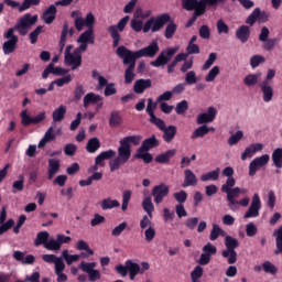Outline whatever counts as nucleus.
I'll return each mask as SVG.
<instances>
[{
  "instance_id": "obj_1",
  "label": "nucleus",
  "mask_w": 282,
  "mask_h": 282,
  "mask_svg": "<svg viewBox=\"0 0 282 282\" xmlns=\"http://www.w3.org/2000/svg\"><path fill=\"white\" fill-rule=\"evenodd\" d=\"M235 184H237L235 178H227L226 183L221 186V193L227 195L228 208L232 212L237 210L238 197L248 193V189L235 187Z\"/></svg>"
},
{
  "instance_id": "obj_2",
  "label": "nucleus",
  "mask_w": 282,
  "mask_h": 282,
  "mask_svg": "<svg viewBox=\"0 0 282 282\" xmlns=\"http://www.w3.org/2000/svg\"><path fill=\"white\" fill-rule=\"evenodd\" d=\"M129 160H131V145H126L122 141H119L117 156L115 159H111L108 163L110 173H116V171H120V167L124 166V164H127Z\"/></svg>"
},
{
  "instance_id": "obj_3",
  "label": "nucleus",
  "mask_w": 282,
  "mask_h": 282,
  "mask_svg": "<svg viewBox=\"0 0 282 282\" xmlns=\"http://www.w3.org/2000/svg\"><path fill=\"white\" fill-rule=\"evenodd\" d=\"M120 50H122L124 53L128 54V57L133 58L134 61H138L139 58H153L158 55V52H160V45L156 41L151 42L148 46L140 48L138 51H131L124 46H119Z\"/></svg>"
},
{
  "instance_id": "obj_4",
  "label": "nucleus",
  "mask_w": 282,
  "mask_h": 282,
  "mask_svg": "<svg viewBox=\"0 0 282 282\" xmlns=\"http://www.w3.org/2000/svg\"><path fill=\"white\" fill-rule=\"evenodd\" d=\"M166 23H171V14L169 13L151 17L143 25V33L147 34L149 32H160V30H162Z\"/></svg>"
},
{
  "instance_id": "obj_5",
  "label": "nucleus",
  "mask_w": 282,
  "mask_h": 282,
  "mask_svg": "<svg viewBox=\"0 0 282 282\" xmlns=\"http://www.w3.org/2000/svg\"><path fill=\"white\" fill-rule=\"evenodd\" d=\"M117 56L122 58L123 65H129L124 72V83L127 85H131V83L135 80V59L133 57H129V55L120 47L117 48Z\"/></svg>"
},
{
  "instance_id": "obj_6",
  "label": "nucleus",
  "mask_w": 282,
  "mask_h": 282,
  "mask_svg": "<svg viewBox=\"0 0 282 282\" xmlns=\"http://www.w3.org/2000/svg\"><path fill=\"white\" fill-rule=\"evenodd\" d=\"M70 17L74 19V25L77 32H83L84 28H94V23H96V17L91 12L87 13L84 18L83 12L75 10L72 11Z\"/></svg>"
},
{
  "instance_id": "obj_7",
  "label": "nucleus",
  "mask_w": 282,
  "mask_h": 282,
  "mask_svg": "<svg viewBox=\"0 0 282 282\" xmlns=\"http://www.w3.org/2000/svg\"><path fill=\"white\" fill-rule=\"evenodd\" d=\"M36 21H39V15L26 13L18 21L14 28H11V30L19 31L22 36H25V34H28V30H30Z\"/></svg>"
},
{
  "instance_id": "obj_8",
  "label": "nucleus",
  "mask_w": 282,
  "mask_h": 282,
  "mask_svg": "<svg viewBox=\"0 0 282 282\" xmlns=\"http://www.w3.org/2000/svg\"><path fill=\"white\" fill-rule=\"evenodd\" d=\"M176 52H180V46L167 47L164 51H161L156 59L152 61L150 65H152V67H164L165 65H169Z\"/></svg>"
},
{
  "instance_id": "obj_9",
  "label": "nucleus",
  "mask_w": 282,
  "mask_h": 282,
  "mask_svg": "<svg viewBox=\"0 0 282 282\" xmlns=\"http://www.w3.org/2000/svg\"><path fill=\"white\" fill-rule=\"evenodd\" d=\"M3 37L7 39V41L2 44V52L6 56H8L17 51L19 36L14 34V29H9L7 32H4Z\"/></svg>"
},
{
  "instance_id": "obj_10",
  "label": "nucleus",
  "mask_w": 282,
  "mask_h": 282,
  "mask_svg": "<svg viewBox=\"0 0 282 282\" xmlns=\"http://www.w3.org/2000/svg\"><path fill=\"white\" fill-rule=\"evenodd\" d=\"M129 15H126L117 23V25H110L108 28V32L110 33V36L113 41V47H118V45L120 44V33L118 32L124 31V28H127V23H129Z\"/></svg>"
},
{
  "instance_id": "obj_11",
  "label": "nucleus",
  "mask_w": 282,
  "mask_h": 282,
  "mask_svg": "<svg viewBox=\"0 0 282 282\" xmlns=\"http://www.w3.org/2000/svg\"><path fill=\"white\" fill-rule=\"evenodd\" d=\"M97 263L96 262H80L78 268L82 270V272H85V274H88V281L96 282L100 281L102 279V274L100 273V270L96 269Z\"/></svg>"
},
{
  "instance_id": "obj_12",
  "label": "nucleus",
  "mask_w": 282,
  "mask_h": 282,
  "mask_svg": "<svg viewBox=\"0 0 282 282\" xmlns=\"http://www.w3.org/2000/svg\"><path fill=\"white\" fill-rule=\"evenodd\" d=\"M226 0H182V7L187 12H192L195 8L205 7V6H219Z\"/></svg>"
},
{
  "instance_id": "obj_13",
  "label": "nucleus",
  "mask_w": 282,
  "mask_h": 282,
  "mask_svg": "<svg viewBox=\"0 0 282 282\" xmlns=\"http://www.w3.org/2000/svg\"><path fill=\"white\" fill-rule=\"evenodd\" d=\"M83 52L85 51L77 47L73 53H67L65 55V65L72 67V69H78L83 65Z\"/></svg>"
},
{
  "instance_id": "obj_14",
  "label": "nucleus",
  "mask_w": 282,
  "mask_h": 282,
  "mask_svg": "<svg viewBox=\"0 0 282 282\" xmlns=\"http://www.w3.org/2000/svg\"><path fill=\"white\" fill-rule=\"evenodd\" d=\"M261 212V197L256 193L252 196L251 204L248 210L245 213V219H254L259 217Z\"/></svg>"
},
{
  "instance_id": "obj_15",
  "label": "nucleus",
  "mask_w": 282,
  "mask_h": 282,
  "mask_svg": "<svg viewBox=\"0 0 282 282\" xmlns=\"http://www.w3.org/2000/svg\"><path fill=\"white\" fill-rule=\"evenodd\" d=\"M268 162H270V155L263 154L261 156H257L249 163V175L250 177H254L257 175L258 171H261L263 166L268 165Z\"/></svg>"
},
{
  "instance_id": "obj_16",
  "label": "nucleus",
  "mask_w": 282,
  "mask_h": 282,
  "mask_svg": "<svg viewBox=\"0 0 282 282\" xmlns=\"http://www.w3.org/2000/svg\"><path fill=\"white\" fill-rule=\"evenodd\" d=\"M96 37L94 35V26H89L88 30H86L79 35L77 43H79L80 45L78 46V48L82 52H86L87 45H94Z\"/></svg>"
},
{
  "instance_id": "obj_17",
  "label": "nucleus",
  "mask_w": 282,
  "mask_h": 282,
  "mask_svg": "<svg viewBox=\"0 0 282 282\" xmlns=\"http://www.w3.org/2000/svg\"><path fill=\"white\" fill-rule=\"evenodd\" d=\"M6 6L12 8V10H18V12H25V10H30L31 6H39L41 0H23V2H19L17 0H4Z\"/></svg>"
},
{
  "instance_id": "obj_18",
  "label": "nucleus",
  "mask_w": 282,
  "mask_h": 282,
  "mask_svg": "<svg viewBox=\"0 0 282 282\" xmlns=\"http://www.w3.org/2000/svg\"><path fill=\"white\" fill-rule=\"evenodd\" d=\"M170 187L165 183H161L152 188V197L154 204H162L165 197H169Z\"/></svg>"
},
{
  "instance_id": "obj_19",
  "label": "nucleus",
  "mask_w": 282,
  "mask_h": 282,
  "mask_svg": "<svg viewBox=\"0 0 282 282\" xmlns=\"http://www.w3.org/2000/svg\"><path fill=\"white\" fill-rule=\"evenodd\" d=\"M72 241V237L65 236L63 234H58L56 239L51 238V243L48 245V250L53 252H57L63 247V243H69Z\"/></svg>"
},
{
  "instance_id": "obj_20",
  "label": "nucleus",
  "mask_w": 282,
  "mask_h": 282,
  "mask_svg": "<svg viewBox=\"0 0 282 282\" xmlns=\"http://www.w3.org/2000/svg\"><path fill=\"white\" fill-rule=\"evenodd\" d=\"M215 118H217V109L212 106L207 109V112L197 116L196 122L197 124H208V122H214Z\"/></svg>"
},
{
  "instance_id": "obj_21",
  "label": "nucleus",
  "mask_w": 282,
  "mask_h": 282,
  "mask_svg": "<svg viewBox=\"0 0 282 282\" xmlns=\"http://www.w3.org/2000/svg\"><path fill=\"white\" fill-rule=\"evenodd\" d=\"M260 91L262 94V100L263 102H272L274 98V88L268 80H263L260 84Z\"/></svg>"
},
{
  "instance_id": "obj_22",
  "label": "nucleus",
  "mask_w": 282,
  "mask_h": 282,
  "mask_svg": "<svg viewBox=\"0 0 282 282\" xmlns=\"http://www.w3.org/2000/svg\"><path fill=\"white\" fill-rule=\"evenodd\" d=\"M259 151H263V143H251L245 149L240 158L242 162H246L248 158H254Z\"/></svg>"
},
{
  "instance_id": "obj_23",
  "label": "nucleus",
  "mask_w": 282,
  "mask_h": 282,
  "mask_svg": "<svg viewBox=\"0 0 282 282\" xmlns=\"http://www.w3.org/2000/svg\"><path fill=\"white\" fill-rule=\"evenodd\" d=\"M63 131L61 129H57V133L54 131V127H50L46 132L44 133V137L39 142L37 147L39 149H43L47 142H52L56 140V135H61Z\"/></svg>"
},
{
  "instance_id": "obj_24",
  "label": "nucleus",
  "mask_w": 282,
  "mask_h": 282,
  "mask_svg": "<svg viewBox=\"0 0 282 282\" xmlns=\"http://www.w3.org/2000/svg\"><path fill=\"white\" fill-rule=\"evenodd\" d=\"M50 243H52V238L50 239V232L47 231H40L36 235L34 240V246L39 248V246H44L46 250H50Z\"/></svg>"
},
{
  "instance_id": "obj_25",
  "label": "nucleus",
  "mask_w": 282,
  "mask_h": 282,
  "mask_svg": "<svg viewBox=\"0 0 282 282\" xmlns=\"http://www.w3.org/2000/svg\"><path fill=\"white\" fill-rule=\"evenodd\" d=\"M198 182L199 180L197 178V175H195L191 169H186L184 171V182L182 184L183 188H188V186H197Z\"/></svg>"
},
{
  "instance_id": "obj_26",
  "label": "nucleus",
  "mask_w": 282,
  "mask_h": 282,
  "mask_svg": "<svg viewBox=\"0 0 282 282\" xmlns=\"http://www.w3.org/2000/svg\"><path fill=\"white\" fill-rule=\"evenodd\" d=\"M42 19L46 25H52L56 21V4H51L42 15Z\"/></svg>"
},
{
  "instance_id": "obj_27",
  "label": "nucleus",
  "mask_w": 282,
  "mask_h": 282,
  "mask_svg": "<svg viewBox=\"0 0 282 282\" xmlns=\"http://www.w3.org/2000/svg\"><path fill=\"white\" fill-rule=\"evenodd\" d=\"M58 171H61V160L50 159L47 170L48 180H54V176L56 175V173H58Z\"/></svg>"
},
{
  "instance_id": "obj_28",
  "label": "nucleus",
  "mask_w": 282,
  "mask_h": 282,
  "mask_svg": "<svg viewBox=\"0 0 282 282\" xmlns=\"http://www.w3.org/2000/svg\"><path fill=\"white\" fill-rule=\"evenodd\" d=\"M236 39L240 41V43H248L250 39V26L241 25L236 30Z\"/></svg>"
},
{
  "instance_id": "obj_29",
  "label": "nucleus",
  "mask_w": 282,
  "mask_h": 282,
  "mask_svg": "<svg viewBox=\"0 0 282 282\" xmlns=\"http://www.w3.org/2000/svg\"><path fill=\"white\" fill-rule=\"evenodd\" d=\"M151 85V79H138L133 85V91L134 94H144V90L150 89Z\"/></svg>"
},
{
  "instance_id": "obj_30",
  "label": "nucleus",
  "mask_w": 282,
  "mask_h": 282,
  "mask_svg": "<svg viewBox=\"0 0 282 282\" xmlns=\"http://www.w3.org/2000/svg\"><path fill=\"white\" fill-rule=\"evenodd\" d=\"M126 265H128L130 281H135V276L140 274V264L133 262L132 260H127Z\"/></svg>"
},
{
  "instance_id": "obj_31",
  "label": "nucleus",
  "mask_w": 282,
  "mask_h": 282,
  "mask_svg": "<svg viewBox=\"0 0 282 282\" xmlns=\"http://www.w3.org/2000/svg\"><path fill=\"white\" fill-rule=\"evenodd\" d=\"M163 140L164 142H173L175 140V135L177 134V127L175 126H169L163 128Z\"/></svg>"
},
{
  "instance_id": "obj_32",
  "label": "nucleus",
  "mask_w": 282,
  "mask_h": 282,
  "mask_svg": "<svg viewBox=\"0 0 282 282\" xmlns=\"http://www.w3.org/2000/svg\"><path fill=\"white\" fill-rule=\"evenodd\" d=\"M176 153H177V150L175 149L167 150L166 152L159 154L155 158V162H158L159 164H169V162H171V158H174Z\"/></svg>"
},
{
  "instance_id": "obj_33",
  "label": "nucleus",
  "mask_w": 282,
  "mask_h": 282,
  "mask_svg": "<svg viewBox=\"0 0 282 282\" xmlns=\"http://www.w3.org/2000/svg\"><path fill=\"white\" fill-rule=\"evenodd\" d=\"M142 208L144 213H147V215L150 217V219H153V212L155 210V206L153 205V200H151V196H144Z\"/></svg>"
},
{
  "instance_id": "obj_34",
  "label": "nucleus",
  "mask_w": 282,
  "mask_h": 282,
  "mask_svg": "<svg viewBox=\"0 0 282 282\" xmlns=\"http://www.w3.org/2000/svg\"><path fill=\"white\" fill-rule=\"evenodd\" d=\"M96 158H97V164H100V167H102L105 166V160H111L112 158H116V151L109 149L101 152Z\"/></svg>"
},
{
  "instance_id": "obj_35",
  "label": "nucleus",
  "mask_w": 282,
  "mask_h": 282,
  "mask_svg": "<svg viewBox=\"0 0 282 282\" xmlns=\"http://www.w3.org/2000/svg\"><path fill=\"white\" fill-rule=\"evenodd\" d=\"M155 147H160V141H158L155 135H152L151 138L145 139L139 149L151 151V149H155Z\"/></svg>"
},
{
  "instance_id": "obj_36",
  "label": "nucleus",
  "mask_w": 282,
  "mask_h": 282,
  "mask_svg": "<svg viewBox=\"0 0 282 282\" xmlns=\"http://www.w3.org/2000/svg\"><path fill=\"white\" fill-rule=\"evenodd\" d=\"M186 58H188V54H177L175 58L167 65V74H173L175 72V67H177V63H182V61H186Z\"/></svg>"
},
{
  "instance_id": "obj_37",
  "label": "nucleus",
  "mask_w": 282,
  "mask_h": 282,
  "mask_svg": "<svg viewBox=\"0 0 282 282\" xmlns=\"http://www.w3.org/2000/svg\"><path fill=\"white\" fill-rule=\"evenodd\" d=\"M42 260L44 263H54L55 270L65 263L62 257L58 258L55 254H43Z\"/></svg>"
},
{
  "instance_id": "obj_38",
  "label": "nucleus",
  "mask_w": 282,
  "mask_h": 282,
  "mask_svg": "<svg viewBox=\"0 0 282 282\" xmlns=\"http://www.w3.org/2000/svg\"><path fill=\"white\" fill-rule=\"evenodd\" d=\"M100 100H102V97H100V95L88 93L84 97V107L85 109H87L89 105H96V102H100Z\"/></svg>"
},
{
  "instance_id": "obj_39",
  "label": "nucleus",
  "mask_w": 282,
  "mask_h": 282,
  "mask_svg": "<svg viewBox=\"0 0 282 282\" xmlns=\"http://www.w3.org/2000/svg\"><path fill=\"white\" fill-rule=\"evenodd\" d=\"M101 208L104 210H111L113 208H120V202L111 199V197L104 198L101 200Z\"/></svg>"
},
{
  "instance_id": "obj_40",
  "label": "nucleus",
  "mask_w": 282,
  "mask_h": 282,
  "mask_svg": "<svg viewBox=\"0 0 282 282\" xmlns=\"http://www.w3.org/2000/svg\"><path fill=\"white\" fill-rule=\"evenodd\" d=\"M65 113H67V108L61 105L57 109L53 111L52 119L53 122H62L65 119Z\"/></svg>"
},
{
  "instance_id": "obj_41",
  "label": "nucleus",
  "mask_w": 282,
  "mask_h": 282,
  "mask_svg": "<svg viewBox=\"0 0 282 282\" xmlns=\"http://www.w3.org/2000/svg\"><path fill=\"white\" fill-rule=\"evenodd\" d=\"M259 78H261V73L249 74L243 78V85L246 87H254V85H258Z\"/></svg>"
},
{
  "instance_id": "obj_42",
  "label": "nucleus",
  "mask_w": 282,
  "mask_h": 282,
  "mask_svg": "<svg viewBox=\"0 0 282 282\" xmlns=\"http://www.w3.org/2000/svg\"><path fill=\"white\" fill-rule=\"evenodd\" d=\"M210 133V129L206 124H202L196 128L192 133V140H197V138H204V135H208Z\"/></svg>"
},
{
  "instance_id": "obj_43",
  "label": "nucleus",
  "mask_w": 282,
  "mask_h": 282,
  "mask_svg": "<svg viewBox=\"0 0 282 282\" xmlns=\"http://www.w3.org/2000/svg\"><path fill=\"white\" fill-rule=\"evenodd\" d=\"M219 236L226 237V231H224V229H221V227H219V225L213 224V229H212L210 236H209L210 241H217V239H219Z\"/></svg>"
},
{
  "instance_id": "obj_44",
  "label": "nucleus",
  "mask_w": 282,
  "mask_h": 282,
  "mask_svg": "<svg viewBox=\"0 0 282 282\" xmlns=\"http://www.w3.org/2000/svg\"><path fill=\"white\" fill-rule=\"evenodd\" d=\"M221 172V170L219 167H217L216 170L205 173L200 176V182H210V180H213L214 182H217V180H219V173Z\"/></svg>"
},
{
  "instance_id": "obj_45",
  "label": "nucleus",
  "mask_w": 282,
  "mask_h": 282,
  "mask_svg": "<svg viewBox=\"0 0 282 282\" xmlns=\"http://www.w3.org/2000/svg\"><path fill=\"white\" fill-rule=\"evenodd\" d=\"M100 149V140L96 137L91 138L88 140L86 144V151L88 153H96Z\"/></svg>"
},
{
  "instance_id": "obj_46",
  "label": "nucleus",
  "mask_w": 282,
  "mask_h": 282,
  "mask_svg": "<svg viewBox=\"0 0 282 282\" xmlns=\"http://www.w3.org/2000/svg\"><path fill=\"white\" fill-rule=\"evenodd\" d=\"M120 141L127 147H131V144H133L134 147H138L142 142V135H129V137H124Z\"/></svg>"
},
{
  "instance_id": "obj_47",
  "label": "nucleus",
  "mask_w": 282,
  "mask_h": 282,
  "mask_svg": "<svg viewBox=\"0 0 282 282\" xmlns=\"http://www.w3.org/2000/svg\"><path fill=\"white\" fill-rule=\"evenodd\" d=\"M193 10H194V14L188 20L185 28H191V25H193V23H195V21H197V17H202V14H204V12H206V6L205 7H196Z\"/></svg>"
},
{
  "instance_id": "obj_48",
  "label": "nucleus",
  "mask_w": 282,
  "mask_h": 282,
  "mask_svg": "<svg viewBox=\"0 0 282 282\" xmlns=\"http://www.w3.org/2000/svg\"><path fill=\"white\" fill-rule=\"evenodd\" d=\"M224 259H227L229 265L237 263V251L232 249H225L223 250Z\"/></svg>"
},
{
  "instance_id": "obj_49",
  "label": "nucleus",
  "mask_w": 282,
  "mask_h": 282,
  "mask_svg": "<svg viewBox=\"0 0 282 282\" xmlns=\"http://www.w3.org/2000/svg\"><path fill=\"white\" fill-rule=\"evenodd\" d=\"M169 24L165 26L164 37L165 39H173L175 36V32H177V24L170 20Z\"/></svg>"
},
{
  "instance_id": "obj_50",
  "label": "nucleus",
  "mask_w": 282,
  "mask_h": 282,
  "mask_svg": "<svg viewBox=\"0 0 282 282\" xmlns=\"http://www.w3.org/2000/svg\"><path fill=\"white\" fill-rule=\"evenodd\" d=\"M62 260L66 261L67 265H72V263H76L78 259H80V256L78 254H69V251L67 249L62 251Z\"/></svg>"
},
{
  "instance_id": "obj_51",
  "label": "nucleus",
  "mask_w": 282,
  "mask_h": 282,
  "mask_svg": "<svg viewBox=\"0 0 282 282\" xmlns=\"http://www.w3.org/2000/svg\"><path fill=\"white\" fill-rule=\"evenodd\" d=\"M272 162L275 169H282V148H278L273 151Z\"/></svg>"
},
{
  "instance_id": "obj_52",
  "label": "nucleus",
  "mask_w": 282,
  "mask_h": 282,
  "mask_svg": "<svg viewBox=\"0 0 282 282\" xmlns=\"http://www.w3.org/2000/svg\"><path fill=\"white\" fill-rule=\"evenodd\" d=\"M137 158L139 160H143V162H145V164H151V162H153V156L149 153V151L142 150L140 148L137 151Z\"/></svg>"
},
{
  "instance_id": "obj_53",
  "label": "nucleus",
  "mask_w": 282,
  "mask_h": 282,
  "mask_svg": "<svg viewBox=\"0 0 282 282\" xmlns=\"http://www.w3.org/2000/svg\"><path fill=\"white\" fill-rule=\"evenodd\" d=\"M225 246L227 249L225 250H235L239 246V240L231 236H225Z\"/></svg>"
},
{
  "instance_id": "obj_54",
  "label": "nucleus",
  "mask_w": 282,
  "mask_h": 282,
  "mask_svg": "<svg viewBox=\"0 0 282 282\" xmlns=\"http://www.w3.org/2000/svg\"><path fill=\"white\" fill-rule=\"evenodd\" d=\"M109 124L110 127H120V124H122V116H120V112L118 111L111 112Z\"/></svg>"
},
{
  "instance_id": "obj_55",
  "label": "nucleus",
  "mask_w": 282,
  "mask_h": 282,
  "mask_svg": "<svg viewBox=\"0 0 282 282\" xmlns=\"http://www.w3.org/2000/svg\"><path fill=\"white\" fill-rule=\"evenodd\" d=\"M219 74H220L219 66L212 67V69L205 76V82L206 83H214L215 78H217Z\"/></svg>"
},
{
  "instance_id": "obj_56",
  "label": "nucleus",
  "mask_w": 282,
  "mask_h": 282,
  "mask_svg": "<svg viewBox=\"0 0 282 282\" xmlns=\"http://www.w3.org/2000/svg\"><path fill=\"white\" fill-rule=\"evenodd\" d=\"M261 17V9L256 8L252 13L247 18L246 23L247 25H254L257 23V19Z\"/></svg>"
},
{
  "instance_id": "obj_57",
  "label": "nucleus",
  "mask_w": 282,
  "mask_h": 282,
  "mask_svg": "<svg viewBox=\"0 0 282 282\" xmlns=\"http://www.w3.org/2000/svg\"><path fill=\"white\" fill-rule=\"evenodd\" d=\"M197 73L195 70H188L185 73V83L186 85H197L198 83Z\"/></svg>"
},
{
  "instance_id": "obj_58",
  "label": "nucleus",
  "mask_w": 282,
  "mask_h": 282,
  "mask_svg": "<svg viewBox=\"0 0 282 282\" xmlns=\"http://www.w3.org/2000/svg\"><path fill=\"white\" fill-rule=\"evenodd\" d=\"M242 139H243V131L238 130L235 134H232L228 139V144H229V147H235V145L239 144V141H241Z\"/></svg>"
},
{
  "instance_id": "obj_59",
  "label": "nucleus",
  "mask_w": 282,
  "mask_h": 282,
  "mask_svg": "<svg viewBox=\"0 0 282 282\" xmlns=\"http://www.w3.org/2000/svg\"><path fill=\"white\" fill-rule=\"evenodd\" d=\"M20 117L21 124H23V127H30V124H33V117L30 116L28 110H22Z\"/></svg>"
},
{
  "instance_id": "obj_60",
  "label": "nucleus",
  "mask_w": 282,
  "mask_h": 282,
  "mask_svg": "<svg viewBox=\"0 0 282 282\" xmlns=\"http://www.w3.org/2000/svg\"><path fill=\"white\" fill-rule=\"evenodd\" d=\"M267 206L271 210H274V207L276 206V194L274 191H269L268 196H267Z\"/></svg>"
},
{
  "instance_id": "obj_61",
  "label": "nucleus",
  "mask_w": 282,
  "mask_h": 282,
  "mask_svg": "<svg viewBox=\"0 0 282 282\" xmlns=\"http://www.w3.org/2000/svg\"><path fill=\"white\" fill-rule=\"evenodd\" d=\"M64 272H65V263L55 269L57 282H67L68 278H67V274H65Z\"/></svg>"
},
{
  "instance_id": "obj_62",
  "label": "nucleus",
  "mask_w": 282,
  "mask_h": 282,
  "mask_svg": "<svg viewBox=\"0 0 282 282\" xmlns=\"http://www.w3.org/2000/svg\"><path fill=\"white\" fill-rule=\"evenodd\" d=\"M217 32L218 34H229L230 28H228V24L224 21V19H219L216 23Z\"/></svg>"
},
{
  "instance_id": "obj_63",
  "label": "nucleus",
  "mask_w": 282,
  "mask_h": 282,
  "mask_svg": "<svg viewBox=\"0 0 282 282\" xmlns=\"http://www.w3.org/2000/svg\"><path fill=\"white\" fill-rule=\"evenodd\" d=\"M261 63H265V57L263 55H253L250 58V66L252 69H257L261 65Z\"/></svg>"
},
{
  "instance_id": "obj_64",
  "label": "nucleus",
  "mask_w": 282,
  "mask_h": 282,
  "mask_svg": "<svg viewBox=\"0 0 282 282\" xmlns=\"http://www.w3.org/2000/svg\"><path fill=\"white\" fill-rule=\"evenodd\" d=\"M183 62L184 63L181 65L180 72L182 74H186L187 72H191V68L193 67L195 62L193 61V57L189 59L187 57V58L183 59Z\"/></svg>"
}]
</instances>
